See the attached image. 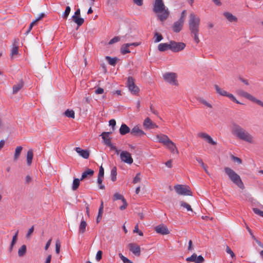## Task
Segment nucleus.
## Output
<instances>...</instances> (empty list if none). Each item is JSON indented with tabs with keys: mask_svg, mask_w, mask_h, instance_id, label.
Here are the masks:
<instances>
[{
	"mask_svg": "<svg viewBox=\"0 0 263 263\" xmlns=\"http://www.w3.org/2000/svg\"><path fill=\"white\" fill-rule=\"evenodd\" d=\"M200 24V19L199 16L194 13H191L189 15V29L190 31L191 36L194 38L196 43L199 42L198 33L199 31V26Z\"/></svg>",
	"mask_w": 263,
	"mask_h": 263,
	"instance_id": "f257e3e1",
	"label": "nucleus"
},
{
	"mask_svg": "<svg viewBox=\"0 0 263 263\" xmlns=\"http://www.w3.org/2000/svg\"><path fill=\"white\" fill-rule=\"evenodd\" d=\"M126 85L131 93L134 95H138L140 89L135 84V80L133 77H129L128 78Z\"/></svg>",
	"mask_w": 263,
	"mask_h": 263,
	"instance_id": "0eeeda50",
	"label": "nucleus"
},
{
	"mask_svg": "<svg viewBox=\"0 0 263 263\" xmlns=\"http://www.w3.org/2000/svg\"><path fill=\"white\" fill-rule=\"evenodd\" d=\"M165 148H167L172 154H178L179 151L175 144L172 141L168 136L165 135Z\"/></svg>",
	"mask_w": 263,
	"mask_h": 263,
	"instance_id": "9d476101",
	"label": "nucleus"
},
{
	"mask_svg": "<svg viewBox=\"0 0 263 263\" xmlns=\"http://www.w3.org/2000/svg\"><path fill=\"white\" fill-rule=\"evenodd\" d=\"M80 179L74 178L73 180L72 189L73 191H76L79 186Z\"/></svg>",
	"mask_w": 263,
	"mask_h": 263,
	"instance_id": "c9c22d12",
	"label": "nucleus"
},
{
	"mask_svg": "<svg viewBox=\"0 0 263 263\" xmlns=\"http://www.w3.org/2000/svg\"><path fill=\"white\" fill-rule=\"evenodd\" d=\"M26 246L25 245H23L21 246V247L18 249V255L20 257H23L25 255L26 253Z\"/></svg>",
	"mask_w": 263,
	"mask_h": 263,
	"instance_id": "72a5a7b5",
	"label": "nucleus"
},
{
	"mask_svg": "<svg viewBox=\"0 0 263 263\" xmlns=\"http://www.w3.org/2000/svg\"><path fill=\"white\" fill-rule=\"evenodd\" d=\"M75 151L84 159H88L89 156V152L87 149H82L80 147H77L75 148Z\"/></svg>",
	"mask_w": 263,
	"mask_h": 263,
	"instance_id": "f3484780",
	"label": "nucleus"
},
{
	"mask_svg": "<svg viewBox=\"0 0 263 263\" xmlns=\"http://www.w3.org/2000/svg\"><path fill=\"white\" fill-rule=\"evenodd\" d=\"M204 261V259L201 255H199L196 259L195 263H203Z\"/></svg>",
	"mask_w": 263,
	"mask_h": 263,
	"instance_id": "13d9d810",
	"label": "nucleus"
},
{
	"mask_svg": "<svg viewBox=\"0 0 263 263\" xmlns=\"http://www.w3.org/2000/svg\"><path fill=\"white\" fill-rule=\"evenodd\" d=\"M164 5L163 0H155L153 6V11L157 14L159 20L163 22L164 20Z\"/></svg>",
	"mask_w": 263,
	"mask_h": 263,
	"instance_id": "20e7f679",
	"label": "nucleus"
},
{
	"mask_svg": "<svg viewBox=\"0 0 263 263\" xmlns=\"http://www.w3.org/2000/svg\"><path fill=\"white\" fill-rule=\"evenodd\" d=\"M198 136L201 138L208 140V139L210 136L204 133H199L198 134Z\"/></svg>",
	"mask_w": 263,
	"mask_h": 263,
	"instance_id": "3c124183",
	"label": "nucleus"
},
{
	"mask_svg": "<svg viewBox=\"0 0 263 263\" xmlns=\"http://www.w3.org/2000/svg\"><path fill=\"white\" fill-rule=\"evenodd\" d=\"M64 115L69 118H74V112L72 110L67 109L65 112Z\"/></svg>",
	"mask_w": 263,
	"mask_h": 263,
	"instance_id": "58836bf2",
	"label": "nucleus"
},
{
	"mask_svg": "<svg viewBox=\"0 0 263 263\" xmlns=\"http://www.w3.org/2000/svg\"><path fill=\"white\" fill-rule=\"evenodd\" d=\"M130 134L136 137H142L145 135V133L137 126H134L130 131Z\"/></svg>",
	"mask_w": 263,
	"mask_h": 263,
	"instance_id": "2eb2a0df",
	"label": "nucleus"
},
{
	"mask_svg": "<svg viewBox=\"0 0 263 263\" xmlns=\"http://www.w3.org/2000/svg\"><path fill=\"white\" fill-rule=\"evenodd\" d=\"M86 226V222L84 220L83 217H82V219L79 228V232L80 233L83 234L85 232Z\"/></svg>",
	"mask_w": 263,
	"mask_h": 263,
	"instance_id": "393cba45",
	"label": "nucleus"
},
{
	"mask_svg": "<svg viewBox=\"0 0 263 263\" xmlns=\"http://www.w3.org/2000/svg\"><path fill=\"white\" fill-rule=\"evenodd\" d=\"M17 238H16L15 236H13L12 239V241H11V244H10V247H9V251L10 252L12 251V250L13 249V246L15 244V243H16V242L17 241Z\"/></svg>",
	"mask_w": 263,
	"mask_h": 263,
	"instance_id": "49530a36",
	"label": "nucleus"
},
{
	"mask_svg": "<svg viewBox=\"0 0 263 263\" xmlns=\"http://www.w3.org/2000/svg\"><path fill=\"white\" fill-rule=\"evenodd\" d=\"M45 14L44 13H42L39 15V16L37 18H36L35 20H33L31 23L35 25L36 24L37 22L42 20Z\"/></svg>",
	"mask_w": 263,
	"mask_h": 263,
	"instance_id": "a18cd8bd",
	"label": "nucleus"
},
{
	"mask_svg": "<svg viewBox=\"0 0 263 263\" xmlns=\"http://www.w3.org/2000/svg\"><path fill=\"white\" fill-rule=\"evenodd\" d=\"M231 159L234 162H236L238 164H241L242 163V160L240 158H238L237 157H236V156H234L233 155H232L231 156Z\"/></svg>",
	"mask_w": 263,
	"mask_h": 263,
	"instance_id": "864d4df0",
	"label": "nucleus"
},
{
	"mask_svg": "<svg viewBox=\"0 0 263 263\" xmlns=\"http://www.w3.org/2000/svg\"><path fill=\"white\" fill-rule=\"evenodd\" d=\"M173 160L170 159L169 160L165 162V166L168 168H172L173 166Z\"/></svg>",
	"mask_w": 263,
	"mask_h": 263,
	"instance_id": "338daca9",
	"label": "nucleus"
},
{
	"mask_svg": "<svg viewBox=\"0 0 263 263\" xmlns=\"http://www.w3.org/2000/svg\"><path fill=\"white\" fill-rule=\"evenodd\" d=\"M119 256L124 263H133L131 260L124 256L121 253H120Z\"/></svg>",
	"mask_w": 263,
	"mask_h": 263,
	"instance_id": "37998d69",
	"label": "nucleus"
},
{
	"mask_svg": "<svg viewBox=\"0 0 263 263\" xmlns=\"http://www.w3.org/2000/svg\"><path fill=\"white\" fill-rule=\"evenodd\" d=\"M184 23L179 20L175 22L172 26L173 31L175 33H179L182 30Z\"/></svg>",
	"mask_w": 263,
	"mask_h": 263,
	"instance_id": "f8f14e48",
	"label": "nucleus"
},
{
	"mask_svg": "<svg viewBox=\"0 0 263 263\" xmlns=\"http://www.w3.org/2000/svg\"><path fill=\"white\" fill-rule=\"evenodd\" d=\"M94 174V171L91 169L87 168L82 174L81 180H83L86 178L91 177Z\"/></svg>",
	"mask_w": 263,
	"mask_h": 263,
	"instance_id": "6ab92c4d",
	"label": "nucleus"
},
{
	"mask_svg": "<svg viewBox=\"0 0 263 263\" xmlns=\"http://www.w3.org/2000/svg\"><path fill=\"white\" fill-rule=\"evenodd\" d=\"M163 39V36L160 33H159L157 32H156L154 33V43H158V42H160L161 40H162Z\"/></svg>",
	"mask_w": 263,
	"mask_h": 263,
	"instance_id": "2f4dec72",
	"label": "nucleus"
},
{
	"mask_svg": "<svg viewBox=\"0 0 263 263\" xmlns=\"http://www.w3.org/2000/svg\"><path fill=\"white\" fill-rule=\"evenodd\" d=\"M185 47V44L182 42L170 41L169 43H165V50L169 49L175 52L182 50Z\"/></svg>",
	"mask_w": 263,
	"mask_h": 263,
	"instance_id": "39448f33",
	"label": "nucleus"
},
{
	"mask_svg": "<svg viewBox=\"0 0 263 263\" xmlns=\"http://www.w3.org/2000/svg\"><path fill=\"white\" fill-rule=\"evenodd\" d=\"M237 94L238 95L240 96L243 97L245 98L246 99L256 103L258 105L261 106L263 107V102L261 101L260 100H258L256 99L255 97L251 95L249 93L241 90V89H238L236 91Z\"/></svg>",
	"mask_w": 263,
	"mask_h": 263,
	"instance_id": "423d86ee",
	"label": "nucleus"
},
{
	"mask_svg": "<svg viewBox=\"0 0 263 263\" xmlns=\"http://www.w3.org/2000/svg\"><path fill=\"white\" fill-rule=\"evenodd\" d=\"M33 231H34V226H32V227H31V228H30L29 229V230H28V231L27 233L26 234V238H30V237L31 235V234H32V233L33 232Z\"/></svg>",
	"mask_w": 263,
	"mask_h": 263,
	"instance_id": "052dcab7",
	"label": "nucleus"
},
{
	"mask_svg": "<svg viewBox=\"0 0 263 263\" xmlns=\"http://www.w3.org/2000/svg\"><path fill=\"white\" fill-rule=\"evenodd\" d=\"M117 167L116 166H114L111 170L110 175H111V180L114 182L117 179Z\"/></svg>",
	"mask_w": 263,
	"mask_h": 263,
	"instance_id": "473e14b6",
	"label": "nucleus"
},
{
	"mask_svg": "<svg viewBox=\"0 0 263 263\" xmlns=\"http://www.w3.org/2000/svg\"><path fill=\"white\" fill-rule=\"evenodd\" d=\"M22 148H23L21 146H17L15 148V153H14V157H13L14 161H16L18 159V158H19V156H20V155L21 153V152L22 151Z\"/></svg>",
	"mask_w": 263,
	"mask_h": 263,
	"instance_id": "c756f323",
	"label": "nucleus"
},
{
	"mask_svg": "<svg viewBox=\"0 0 263 263\" xmlns=\"http://www.w3.org/2000/svg\"><path fill=\"white\" fill-rule=\"evenodd\" d=\"M197 258V255L195 253H193L191 256L186 258V260L187 261H195Z\"/></svg>",
	"mask_w": 263,
	"mask_h": 263,
	"instance_id": "09e8293b",
	"label": "nucleus"
},
{
	"mask_svg": "<svg viewBox=\"0 0 263 263\" xmlns=\"http://www.w3.org/2000/svg\"><path fill=\"white\" fill-rule=\"evenodd\" d=\"M18 54V47L16 46H13L11 50V52L10 54L11 59L15 58Z\"/></svg>",
	"mask_w": 263,
	"mask_h": 263,
	"instance_id": "cd10ccee",
	"label": "nucleus"
},
{
	"mask_svg": "<svg viewBox=\"0 0 263 263\" xmlns=\"http://www.w3.org/2000/svg\"><path fill=\"white\" fill-rule=\"evenodd\" d=\"M121 160L124 163L131 164L133 162V159L131 154L127 151H122L120 154Z\"/></svg>",
	"mask_w": 263,
	"mask_h": 263,
	"instance_id": "9b49d317",
	"label": "nucleus"
},
{
	"mask_svg": "<svg viewBox=\"0 0 263 263\" xmlns=\"http://www.w3.org/2000/svg\"><path fill=\"white\" fill-rule=\"evenodd\" d=\"M253 211L254 212V213L255 214H256L257 215H258L260 216L263 217V211L260 210L259 209H258V208H253Z\"/></svg>",
	"mask_w": 263,
	"mask_h": 263,
	"instance_id": "8fccbe9b",
	"label": "nucleus"
},
{
	"mask_svg": "<svg viewBox=\"0 0 263 263\" xmlns=\"http://www.w3.org/2000/svg\"><path fill=\"white\" fill-rule=\"evenodd\" d=\"M120 40V39L119 36H115L111 40H110L108 43L109 44H112L114 43L119 42Z\"/></svg>",
	"mask_w": 263,
	"mask_h": 263,
	"instance_id": "bf43d9fd",
	"label": "nucleus"
},
{
	"mask_svg": "<svg viewBox=\"0 0 263 263\" xmlns=\"http://www.w3.org/2000/svg\"><path fill=\"white\" fill-rule=\"evenodd\" d=\"M133 232H134V233H138V235H140V236H143V232L139 230L138 224H137L135 226Z\"/></svg>",
	"mask_w": 263,
	"mask_h": 263,
	"instance_id": "5fc2aeb1",
	"label": "nucleus"
},
{
	"mask_svg": "<svg viewBox=\"0 0 263 263\" xmlns=\"http://www.w3.org/2000/svg\"><path fill=\"white\" fill-rule=\"evenodd\" d=\"M197 100L201 103L204 104L205 106H206L208 107L209 108H212V105L208 103L206 100H205L203 98L201 97H198L197 98Z\"/></svg>",
	"mask_w": 263,
	"mask_h": 263,
	"instance_id": "e433bc0d",
	"label": "nucleus"
},
{
	"mask_svg": "<svg viewBox=\"0 0 263 263\" xmlns=\"http://www.w3.org/2000/svg\"><path fill=\"white\" fill-rule=\"evenodd\" d=\"M33 157V151L29 149L27 154V163L28 165H30Z\"/></svg>",
	"mask_w": 263,
	"mask_h": 263,
	"instance_id": "bb28decb",
	"label": "nucleus"
},
{
	"mask_svg": "<svg viewBox=\"0 0 263 263\" xmlns=\"http://www.w3.org/2000/svg\"><path fill=\"white\" fill-rule=\"evenodd\" d=\"M61 248L60 241L58 239L55 242V252L57 254H59Z\"/></svg>",
	"mask_w": 263,
	"mask_h": 263,
	"instance_id": "de8ad7c7",
	"label": "nucleus"
},
{
	"mask_svg": "<svg viewBox=\"0 0 263 263\" xmlns=\"http://www.w3.org/2000/svg\"><path fill=\"white\" fill-rule=\"evenodd\" d=\"M226 174L228 176L229 179L239 188L243 189L244 184L240 178V177L232 169L226 167L224 168Z\"/></svg>",
	"mask_w": 263,
	"mask_h": 263,
	"instance_id": "7ed1b4c3",
	"label": "nucleus"
},
{
	"mask_svg": "<svg viewBox=\"0 0 263 263\" xmlns=\"http://www.w3.org/2000/svg\"><path fill=\"white\" fill-rule=\"evenodd\" d=\"M113 199L114 200H121L122 202H124V200H125L124 197L121 194L118 193L114 194Z\"/></svg>",
	"mask_w": 263,
	"mask_h": 263,
	"instance_id": "ea45409f",
	"label": "nucleus"
},
{
	"mask_svg": "<svg viewBox=\"0 0 263 263\" xmlns=\"http://www.w3.org/2000/svg\"><path fill=\"white\" fill-rule=\"evenodd\" d=\"M214 88L216 90V92L218 95H219L221 96H224V97L227 96V95L228 94V92L226 91V90L222 89V88H220L218 85L215 84Z\"/></svg>",
	"mask_w": 263,
	"mask_h": 263,
	"instance_id": "b1692460",
	"label": "nucleus"
},
{
	"mask_svg": "<svg viewBox=\"0 0 263 263\" xmlns=\"http://www.w3.org/2000/svg\"><path fill=\"white\" fill-rule=\"evenodd\" d=\"M176 192L179 195L192 196V192L189 186L177 184L174 186Z\"/></svg>",
	"mask_w": 263,
	"mask_h": 263,
	"instance_id": "1a4fd4ad",
	"label": "nucleus"
},
{
	"mask_svg": "<svg viewBox=\"0 0 263 263\" xmlns=\"http://www.w3.org/2000/svg\"><path fill=\"white\" fill-rule=\"evenodd\" d=\"M109 125L112 127V129L114 131L115 130V126L116 125V120L115 119H111L109 121Z\"/></svg>",
	"mask_w": 263,
	"mask_h": 263,
	"instance_id": "680f3d73",
	"label": "nucleus"
},
{
	"mask_svg": "<svg viewBox=\"0 0 263 263\" xmlns=\"http://www.w3.org/2000/svg\"><path fill=\"white\" fill-rule=\"evenodd\" d=\"M104 170L102 166H101L99 168V172L98 174L99 177H102L104 178Z\"/></svg>",
	"mask_w": 263,
	"mask_h": 263,
	"instance_id": "e2e57ef3",
	"label": "nucleus"
},
{
	"mask_svg": "<svg viewBox=\"0 0 263 263\" xmlns=\"http://www.w3.org/2000/svg\"><path fill=\"white\" fill-rule=\"evenodd\" d=\"M155 230L157 233L164 235V226L163 224H160L155 227Z\"/></svg>",
	"mask_w": 263,
	"mask_h": 263,
	"instance_id": "7c9ffc66",
	"label": "nucleus"
},
{
	"mask_svg": "<svg viewBox=\"0 0 263 263\" xmlns=\"http://www.w3.org/2000/svg\"><path fill=\"white\" fill-rule=\"evenodd\" d=\"M139 45V44L138 43H127L123 44L121 47V52L123 54H125L126 53H129L130 51L128 48L130 46H138Z\"/></svg>",
	"mask_w": 263,
	"mask_h": 263,
	"instance_id": "4468645a",
	"label": "nucleus"
},
{
	"mask_svg": "<svg viewBox=\"0 0 263 263\" xmlns=\"http://www.w3.org/2000/svg\"><path fill=\"white\" fill-rule=\"evenodd\" d=\"M226 251L227 253L229 254L232 258L235 256V254L229 246H227Z\"/></svg>",
	"mask_w": 263,
	"mask_h": 263,
	"instance_id": "6e6d98bb",
	"label": "nucleus"
},
{
	"mask_svg": "<svg viewBox=\"0 0 263 263\" xmlns=\"http://www.w3.org/2000/svg\"><path fill=\"white\" fill-rule=\"evenodd\" d=\"M180 205L183 208H185L187 210V211H191L193 212V210L191 208V206L190 204H187V203L184 202V201H181L180 202Z\"/></svg>",
	"mask_w": 263,
	"mask_h": 263,
	"instance_id": "79ce46f5",
	"label": "nucleus"
},
{
	"mask_svg": "<svg viewBox=\"0 0 263 263\" xmlns=\"http://www.w3.org/2000/svg\"><path fill=\"white\" fill-rule=\"evenodd\" d=\"M23 86H24V82H23V81L22 80L20 81L16 84H15L13 86V94H16V93H17L18 91L20 90H21V88H22Z\"/></svg>",
	"mask_w": 263,
	"mask_h": 263,
	"instance_id": "4be33fe9",
	"label": "nucleus"
},
{
	"mask_svg": "<svg viewBox=\"0 0 263 263\" xmlns=\"http://www.w3.org/2000/svg\"><path fill=\"white\" fill-rule=\"evenodd\" d=\"M140 173H138L136 174V176L134 177V179H133V182L134 183H137V182H138L139 181H140Z\"/></svg>",
	"mask_w": 263,
	"mask_h": 263,
	"instance_id": "69168bd1",
	"label": "nucleus"
},
{
	"mask_svg": "<svg viewBox=\"0 0 263 263\" xmlns=\"http://www.w3.org/2000/svg\"><path fill=\"white\" fill-rule=\"evenodd\" d=\"M198 136L201 138L208 140V139L210 136L204 133H199L198 134Z\"/></svg>",
	"mask_w": 263,
	"mask_h": 263,
	"instance_id": "603ef678",
	"label": "nucleus"
},
{
	"mask_svg": "<svg viewBox=\"0 0 263 263\" xmlns=\"http://www.w3.org/2000/svg\"><path fill=\"white\" fill-rule=\"evenodd\" d=\"M232 133L241 140L249 143L254 142L253 137L245 129L236 123L233 124Z\"/></svg>",
	"mask_w": 263,
	"mask_h": 263,
	"instance_id": "f03ea898",
	"label": "nucleus"
},
{
	"mask_svg": "<svg viewBox=\"0 0 263 263\" xmlns=\"http://www.w3.org/2000/svg\"><path fill=\"white\" fill-rule=\"evenodd\" d=\"M130 132V128L125 124H122L119 129V133L121 135H125Z\"/></svg>",
	"mask_w": 263,
	"mask_h": 263,
	"instance_id": "aec40b11",
	"label": "nucleus"
},
{
	"mask_svg": "<svg viewBox=\"0 0 263 263\" xmlns=\"http://www.w3.org/2000/svg\"><path fill=\"white\" fill-rule=\"evenodd\" d=\"M165 82L172 86H178L177 74L175 72H165Z\"/></svg>",
	"mask_w": 263,
	"mask_h": 263,
	"instance_id": "6e6552de",
	"label": "nucleus"
},
{
	"mask_svg": "<svg viewBox=\"0 0 263 263\" xmlns=\"http://www.w3.org/2000/svg\"><path fill=\"white\" fill-rule=\"evenodd\" d=\"M186 11L185 10H183L181 14V16L179 18V20L184 22L185 17H186Z\"/></svg>",
	"mask_w": 263,
	"mask_h": 263,
	"instance_id": "4d7b16f0",
	"label": "nucleus"
},
{
	"mask_svg": "<svg viewBox=\"0 0 263 263\" xmlns=\"http://www.w3.org/2000/svg\"><path fill=\"white\" fill-rule=\"evenodd\" d=\"M143 126L146 128H153L155 126L152 120L149 118H146L143 122Z\"/></svg>",
	"mask_w": 263,
	"mask_h": 263,
	"instance_id": "412c9836",
	"label": "nucleus"
},
{
	"mask_svg": "<svg viewBox=\"0 0 263 263\" xmlns=\"http://www.w3.org/2000/svg\"><path fill=\"white\" fill-rule=\"evenodd\" d=\"M206 141L209 143H210L212 145H215L217 144V143L213 140V139L211 138V136H210L209 137V138L208 139V140H206Z\"/></svg>",
	"mask_w": 263,
	"mask_h": 263,
	"instance_id": "774afa93",
	"label": "nucleus"
},
{
	"mask_svg": "<svg viewBox=\"0 0 263 263\" xmlns=\"http://www.w3.org/2000/svg\"><path fill=\"white\" fill-rule=\"evenodd\" d=\"M103 208H104L103 202L102 201L101 203V205L99 209L98 214V216H97V219H96V222L97 223L100 222V221H101V220L102 219V215H103Z\"/></svg>",
	"mask_w": 263,
	"mask_h": 263,
	"instance_id": "5701e85b",
	"label": "nucleus"
},
{
	"mask_svg": "<svg viewBox=\"0 0 263 263\" xmlns=\"http://www.w3.org/2000/svg\"><path fill=\"white\" fill-rule=\"evenodd\" d=\"M226 97L229 98L231 101H233L234 102L237 104H243L242 103H240L239 101H238L234 97V96L232 93L228 92V94Z\"/></svg>",
	"mask_w": 263,
	"mask_h": 263,
	"instance_id": "4c0bfd02",
	"label": "nucleus"
},
{
	"mask_svg": "<svg viewBox=\"0 0 263 263\" xmlns=\"http://www.w3.org/2000/svg\"><path fill=\"white\" fill-rule=\"evenodd\" d=\"M129 250L133 252L135 255L139 256L140 255V247L134 243H130L128 245Z\"/></svg>",
	"mask_w": 263,
	"mask_h": 263,
	"instance_id": "ddd939ff",
	"label": "nucleus"
},
{
	"mask_svg": "<svg viewBox=\"0 0 263 263\" xmlns=\"http://www.w3.org/2000/svg\"><path fill=\"white\" fill-rule=\"evenodd\" d=\"M71 8L69 6H67L63 13V17L64 18H67L70 12Z\"/></svg>",
	"mask_w": 263,
	"mask_h": 263,
	"instance_id": "c03bdc74",
	"label": "nucleus"
},
{
	"mask_svg": "<svg viewBox=\"0 0 263 263\" xmlns=\"http://www.w3.org/2000/svg\"><path fill=\"white\" fill-rule=\"evenodd\" d=\"M102 252L101 251H98L97 253L96 258V260L99 261L102 258Z\"/></svg>",
	"mask_w": 263,
	"mask_h": 263,
	"instance_id": "0e129e2a",
	"label": "nucleus"
},
{
	"mask_svg": "<svg viewBox=\"0 0 263 263\" xmlns=\"http://www.w3.org/2000/svg\"><path fill=\"white\" fill-rule=\"evenodd\" d=\"M111 132H103L102 133L101 136H102V139H103L104 143L105 144L107 145V146H109L110 147L112 145L111 140L110 138H108L110 134H111Z\"/></svg>",
	"mask_w": 263,
	"mask_h": 263,
	"instance_id": "dca6fc26",
	"label": "nucleus"
},
{
	"mask_svg": "<svg viewBox=\"0 0 263 263\" xmlns=\"http://www.w3.org/2000/svg\"><path fill=\"white\" fill-rule=\"evenodd\" d=\"M72 18L73 22L77 24L78 27L81 26L84 22V20L83 18L77 16H72Z\"/></svg>",
	"mask_w": 263,
	"mask_h": 263,
	"instance_id": "a878e982",
	"label": "nucleus"
},
{
	"mask_svg": "<svg viewBox=\"0 0 263 263\" xmlns=\"http://www.w3.org/2000/svg\"><path fill=\"white\" fill-rule=\"evenodd\" d=\"M196 160L197 162H198L200 164L201 166H202V167L204 169L205 172L209 176H210V174L209 173V172H208V171L207 170V167L208 166L206 165H205L204 164V163H203L202 160L200 158H197L196 157Z\"/></svg>",
	"mask_w": 263,
	"mask_h": 263,
	"instance_id": "f704fd0d",
	"label": "nucleus"
},
{
	"mask_svg": "<svg viewBox=\"0 0 263 263\" xmlns=\"http://www.w3.org/2000/svg\"><path fill=\"white\" fill-rule=\"evenodd\" d=\"M223 15L224 17L229 21L230 22H237V18L233 15L232 13L229 12H226L223 13Z\"/></svg>",
	"mask_w": 263,
	"mask_h": 263,
	"instance_id": "a211bd4d",
	"label": "nucleus"
},
{
	"mask_svg": "<svg viewBox=\"0 0 263 263\" xmlns=\"http://www.w3.org/2000/svg\"><path fill=\"white\" fill-rule=\"evenodd\" d=\"M103 177L98 176L97 183L99 185V188L101 190H103L105 189L104 185L102 184V181H103Z\"/></svg>",
	"mask_w": 263,
	"mask_h": 263,
	"instance_id": "a19ab883",
	"label": "nucleus"
},
{
	"mask_svg": "<svg viewBox=\"0 0 263 263\" xmlns=\"http://www.w3.org/2000/svg\"><path fill=\"white\" fill-rule=\"evenodd\" d=\"M105 59L110 65H115L116 64L117 61L119 60L118 58L116 57L111 58L109 56H106Z\"/></svg>",
	"mask_w": 263,
	"mask_h": 263,
	"instance_id": "c85d7f7f",
	"label": "nucleus"
}]
</instances>
